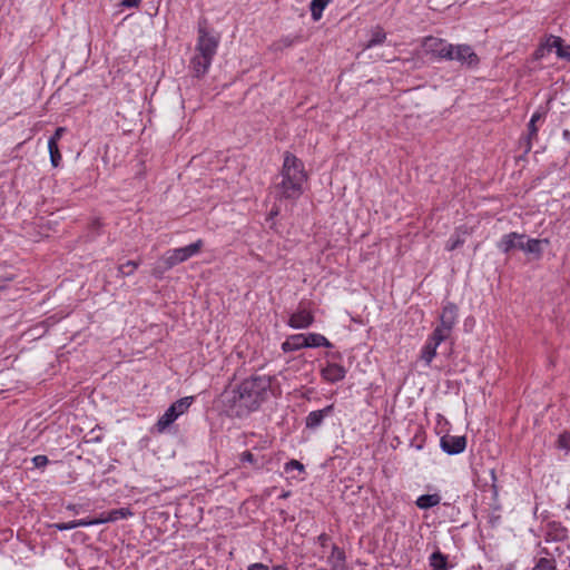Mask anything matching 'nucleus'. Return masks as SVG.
I'll use <instances>...</instances> for the list:
<instances>
[{
    "instance_id": "nucleus-46",
    "label": "nucleus",
    "mask_w": 570,
    "mask_h": 570,
    "mask_svg": "<svg viewBox=\"0 0 570 570\" xmlns=\"http://www.w3.org/2000/svg\"><path fill=\"white\" fill-rule=\"evenodd\" d=\"M333 553H337V558H338L340 560H342V559H343V552H342V551H340V550H337V549H334V552H333Z\"/></svg>"
},
{
    "instance_id": "nucleus-44",
    "label": "nucleus",
    "mask_w": 570,
    "mask_h": 570,
    "mask_svg": "<svg viewBox=\"0 0 570 570\" xmlns=\"http://www.w3.org/2000/svg\"><path fill=\"white\" fill-rule=\"evenodd\" d=\"M541 118V115L539 112H535L532 117L530 122L535 124Z\"/></svg>"
},
{
    "instance_id": "nucleus-47",
    "label": "nucleus",
    "mask_w": 570,
    "mask_h": 570,
    "mask_svg": "<svg viewBox=\"0 0 570 570\" xmlns=\"http://www.w3.org/2000/svg\"><path fill=\"white\" fill-rule=\"evenodd\" d=\"M274 570H287V569L282 566H277V567H274Z\"/></svg>"
},
{
    "instance_id": "nucleus-30",
    "label": "nucleus",
    "mask_w": 570,
    "mask_h": 570,
    "mask_svg": "<svg viewBox=\"0 0 570 570\" xmlns=\"http://www.w3.org/2000/svg\"><path fill=\"white\" fill-rule=\"evenodd\" d=\"M138 267V263L134 261H128L126 264H122L119 267V272L124 275H130Z\"/></svg>"
},
{
    "instance_id": "nucleus-45",
    "label": "nucleus",
    "mask_w": 570,
    "mask_h": 570,
    "mask_svg": "<svg viewBox=\"0 0 570 570\" xmlns=\"http://www.w3.org/2000/svg\"><path fill=\"white\" fill-rule=\"evenodd\" d=\"M122 4H125L127 7H137L138 2L128 1V2H122Z\"/></svg>"
},
{
    "instance_id": "nucleus-12",
    "label": "nucleus",
    "mask_w": 570,
    "mask_h": 570,
    "mask_svg": "<svg viewBox=\"0 0 570 570\" xmlns=\"http://www.w3.org/2000/svg\"><path fill=\"white\" fill-rule=\"evenodd\" d=\"M322 376L327 382L334 383L344 379L345 370L338 364H328L322 370Z\"/></svg>"
},
{
    "instance_id": "nucleus-48",
    "label": "nucleus",
    "mask_w": 570,
    "mask_h": 570,
    "mask_svg": "<svg viewBox=\"0 0 570 570\" xmlns=\"http://www.w3.org/2000/svg\"><path fill=\"white\" fill-rule=\"evenodd\" d=\"M563 135H564V137H568L569 131H568V130H564Z\"/></svg>"
},
{
    "instance_id": "nucleus-25",
    "label": "nucleus",
    "mask_w": 570,
    "mask_h": 570,
    "mask_svg": "<svg viewBox=\"0 0 570 570\" xmlns=\"http://www.w3.org/2000/svg\"><path fill=\"white\" fill-rule=\"evenodd\" d=\"M191 396L183 397L173 403L171 407H175L176 414L179 416L187 411V409L191 405Z\"/></svg>"
},
{
    "instance_id": "nucleus-7",
    "label": "nucleus",
    "mask_w": 570,
    "mask_h": 570,
    "mask_svg": "<svg viewBox=\"0 0 570 570\" xmlns=\"http://www.w3.org/2000/svg\"><path fill=\"white\" fill-rule=\"evenodd\" d=\"M422 47L425 53L433 55L441 59H446L451 57L450 43H446L445 40L436 38V37H426L422 42Z\"/></svg>"
},
{
    "instance_id": "nucleus-43",
    "label": "nucleus",
    "mask_w": 570,
    "mask_h": 570,
    "mask_svg": "<svg viewBox=\"0 0 570 570\" xmlns=\"http://www.w3.org/2000/svg\"><path fill=\"white\" fill-rule=\"evenodd\" d=\"M529 131H530V136H535L537 135L535 124H532V122L529 124Z\"/></svg>"
},
{
    "instance_id": "nucleus-39",
    "label": "nucleus",
    "mask_w": 570,
    "mask_h": 570,
    "mask_svg": "<svg viewBox=\"0 0 570 570\" xmlns=\"http://www.w3.org/2000/svg\"><path fill=\"white\" fill-rule=\"evenodd\" d=\"M77 528L78 527H89L95 525L94 519L90 520H75Z\"/></svg>"
},
{
    "instance_id": "nucleus-20",
    "label": "nucleus",
    "mask_w": 570,
    "mask_h": 570,
    "mask_svg": "<svg viewBox=\"0 0 570 570\" xmlns=\"http://www.w3.org/2000/svg\"><path fill=\"white\" fill-rule=\"evenodd\" d=\"M385 31L380 27H375L374 29L371 30V38L366 43L363 45V49L366 50L374 46L381 45L385 41Z\"/></svg>"
},
{
    "instance_id": "nucleus-32",
    "label": "nucleus",
    "mask_w": 570,
    "mask_h": 570,
    "mask_svg": "<svg viewBox=\"0 0 570 570\" xmlns=\"http://www.w3.org/2000/svg\"><path fill=\"white\" fill-rule=\"evenodd\" d=\"M292 469L298 470L299 472L304 471V465L297 460H291L285 465V471L289 472Z\"/></svg>"
},
{
    "instance_id": "nucleus-38",
    "label": "nucleus",
    "mask_w": 570,
    "mask_h": 570,
    "mask_svg": "<svg viewBox=\"0 0 570 570\" xmlns=\"http://www.w3.org/2000/svg\"><path fill=\"white\" fill-rule=\"evenodd\" d=\"M13 278L11 276H8V277H2L0 276V291H3L8 287V284L12 281Z\"/></svg>"
},
{
    "instance_id": "nucleus-5",
    "label": "nucleus",
    "mask_w": 570,
    "mask_h": 570,
    "mask_svg": "<svg viewBox=\"0 0 570 570\" xmlns=\"http://www.w3.org/2000/svg\"><path fill=\"white\" fill-rule=\"evenodd\" d=\"M219 39L206 31L203 24L199 26V37L196 51L203 56L214 58L217 51Z\"/></svg>"
},
{
    "instance_id": "nucleus-2",
    "label": "nucleus",
    "mask_w": 570,
    "mask_h": 570,
    "mask_svg": "<svg viewBox=\"0 0 570 570\" xmlns=\"http://www.w3.org/2000/svg\"><path fill=\"white\" fill-rule=\"evenodd\" d=\"M279 178L281 180L275 184L277 197L297 199L303 194V185L308 175L301 159L291 153H285Z\"/></svg>"
},
{
    "instance_id": "nucleus-23",
    "label": "nucleus",
    "mask_w": 570,
    "mask_h": 570,
    "mask_svg": "<svg viewBox=\"0 0 570 570\" xmlns=\"http://www.w3.org/2000/svg\"><path fill=\"white\" fill-rule=\"evenodd\" d=\"M134 513L129 508H120L115 509L109 512H107V520H110L111 522H116L119 519H126L131 517Z\"/></svg>"
},
{
    "instance_id": "nucleus-9",
    "label": "nucleus",
    "mask_w": 570,
    "mask_h": 570,
    "mask_svg": "<svg viewBox=\"0 0 570 570\" xmlns=\"http://www.w3.org/2000/svg\"><path fill=\"white\" fill-rule=\"evenodd\" d=\"M441 446L448 454H459L466 446L465 436L445 434L441 438Z\"/></svg>"
},
{
    "instance_id": "nucleus-36",
    "label": "nucleus",
    "mask_w": 570,
    "mask_h": 570,
    "mask_svg": "<svg viewBox=\"0 0 570 570\" xmlns=\"http://www.w3.org/2000/svg\"><path fill=\"white\" fill-rule=\"evenodd\" d=\"M94 522L96 525V524H102V523H107V522H111V521L107 520V512H104L98 518H95Z\"/></svg>"
},
{
    "instance_id": "nucleus-42",
    "label": "nucleus",
    "mask_w": 570,
    "mask_h": 570,
    "mask_svg": "<svg viewBox=\"0 0 570 570\" xmlns=\"http://www.w3.org/2000/svg\"><path fill=\"white\" fill-rule=\"evenodd\" d=\"M281 43H282L283 47H289V46L293 45V40L289 39V38H285V39L281 40Z\"/></svg>"
},
{
    "instance_id": "nucleus-6",
    "label": "nucleus",
    "mask_w": 570,
    "mask_h": 570,
    "mask_svg": "<svg viewBox=\"0 0 570 570\" xmlns=\"http://www.w3.org/2000/svg\"><path fill=\"white\" fill-rule=\"evenodd\" d=\"M449 51H451V57H448V60H455L469 67H474L479 63L476 53L466 45H450Z\"/></svg>"
},
{
    "instance_id": "nucleus-10",
    "label": "nucleus",
    "mask_w": 570,
    "mask_h": 570,
    "mask_svg": "<svg viewBox=\"0 0 570 570\" xmlns=\"http://www.w3.org/2000/svg\"><path fill=\"white\" fill-rule=\"evenodd\" d=\"M524 242H525V235L524 234H519V233H509L507 235H504L501 240L498 243V247L503 252V253H509L510 250L514 249V248H518V249H523V246H524Z\"/></svg>"
},
{
    "instance_id": "nucleus-28",
    "label": "nucleus",
    "mask_w": 570,
    "mask_h": 570,
    "mask_svg": "<svg viewBox=\"0 0 570 570\" xmlns=\"http://www.w3.org/2000/svg\"><path fill=\"white\" fill-rule=\"evenodd\" d=\"M533 570H556V564L551 559L540 558Z\"/></svg>"
},
{
    "instance_id": "nucleus-40",
    "label": "nucleus",
    "mask_w": 570,
    "mask_h": 570,
    "mask_svg": "<svg viewBox=\"0 0 570 570\" xmlns=\"http://www.w3.org/2000/svg\"><path fill=\"white\" fill-rule=\"evenodd\" d=\"M247 570H269V569L267 566H265L263 563H254V564L249 566Z\"/></svg>"
},
{
    "instance_id": "nucleus-41",
    "label": "nucleus",
    "mask_w": 570,
    "mask_h": 570,
    "mask_svg": "<svg viewBox=\"0 0 570 570\" xmlns=\"http://www.w3.org/2000/svg\"><path fill=\"white\" fill-rule=\"evenodd\" d=\"M242 461H246V462H253L254 461V456L250 452H244L242 454Z\"/></svg>"
},
{
    "instance_id": "nucleus-13",
    "label": "nucleus",
    "mask_w": 570,
    "mask_h": 570,
    "mask_svg": "<svg viewBox=\"0 0 570 570\" xmlns=\"http://www.w3.org/2000/svg\"><path fill=\"white\" fill-rule=\"evenodd\" d=\"M212 60H213L212 58L203 56L197 52L191 60V68H193L194 73L197 77L204 76L208 70V68L212 63Z\"/></svg>"
},
{
    "instance_id": "nucleus-1",
    "label": "nucleus",
    "mask_w": 570,
    "mask_h": 570,
    "mask_svg": "<svg viewBox=\"0 0 570 570\" xmlns=\"http://www.w3.org/2000/svg\"><path fill=\"white\" fill-rule=\"evenodd\" d=\"M271 393H273L272 377L253 375L239 385L224 391L222 402L229 415L240 417L257 410Z\"/></svg>"
},
{
    "instance_id": "nucleus-33",
    "label": "nucleus",
    "mask_w": 570,
    "mask_h": 570,
    "mask_svg": "<svg viewBox=\"0 0 570 570\" xmlns=\"http://www.w3.org/2000/svg\"><path fill=\"white\" fill-rule=\"evenodd\" d=\"M32 462H33L35 466L42 468V466L47 465L48 458L46 455H36L32 459Z\"/></svg>"
},
{
    "instance_id": "nucleus-35",
    "label": "nucleus",
    "mask_w": 570,
    "mask_h": 570,
    "mask_svg": "<svg viewBox=\"0 0 570 570\" xmlns=\"http://www.w3.org/2000/svg\"><path fill=\"white\" fill-rule=\"evenodd\" d=\"M65 130L66 129L63 127H58L49 140H53L56 144H58V140L62 137Z\"/></svg>"
},
{
    "instance_id": "nucleus-3",
    "label": "nucleus",
    "mask_w": 570,
    "mask_h": 570,
    "mask_svg": "<svg viewBox=\"0 0 570 570\" xmlns=\"http://www.w3.org/2000/svg\"><path fill=\"white\" fill-rule=\"evenodd\" d=\"M203 247V240H197L193 244H189L185 247L175 248L173 250H168L165 255L159 259L158 264L154 268L155 275H161L164 272L170 269L175 265L183 263L190 257L195 256L200 252Z\"/></svg>"
},
{
    "instance_id": "nucleus-24",
    "label": "nucleus",
    "mask_w": 570,
    "mask_h": 570,
    "mask_svg": "<svg viewBox=\"0 0 570 570\" xmlns=\"http://www.w3.org/2000/svg\"><path fill=\"white\" fill-rule=\"evenodd\" d=\"M48 149L50 154V161L53 167H58L61 160V154L58 148V144L53 140L48 141Z\"/></svg>"
},
{
    "instance_id": "nucleus-37",
    "label": "nucleus",
    "mask_w": 570,
    "mask_h": 570,
    "mask_svg": "<svg viewBox=\"0 0 570 570\" xmlns=\"http://www.w3.org/2000/svg\"><path fill=\"white\" fill-rule=\"evenodd\" d=\"M94 522L96 525V524H102V523H107V522H111V521L107 520V512H104L98 518H95Z\"/></svg>"
},
{
    "instance_id": "nucleus-18",
    "label": "nucleus",
    "mask_w": 570,
    "mask_h": 570,
    "mask_svg": "<svg viewBox=\"0 0 570 570\" xmlns=\"http://www.w3.org/2000/svg\"><path fill=\"white\" fill-rule=\"evenodd\" d=\"M177 417L178 415L176 414L175 407L170 405L157 421V430L159 432L165 431Z\"/></svg>"
},
{
    "instance_id": "nucleus-15",
    "label": "nucleus",
    "mask_w": 570,
    "mask_h": 570,
    "mask_svg": "<svg viewBox=\"0 0 570 570\" xmlns=\"http://www.w3.org/2000/svg\"><path fill=\"white\" fill-rule=\"evenodd\" d=\"M548 244H549V240L546 238L544 239L529 238V239H525L522 250L527 254H532L537 258H539L542 254L543 245H548Z\"/></svg>"
},
{
    "instance_id": "nucleus-27",
    "label": "nucleus",
    "mask_w": 570,
    "mask_h": 570,
    "mask_svg": "<svg viewBox=\"0 0 570 570\" xmlns=\"http://www.w3.org/2000/svg\"><path fill=\"white\" fill-rule=\"evenodd\" d=\"M327 2H311L309 9L315 21L321 19Z\"/></svg>"
},
{
    "instance_id": "nucleus-21",
    "label": "nucleus",
    "mask_w": 570,
    "mask_h": 570,
    "mask_svg": "<svg viewBox=\"0 0 570 570\" xmlns=\"http://www.w3.org/2000/svg\"><path fill=\"white\" fill-rule=\"evenodd\" d=\"M441 497L439 494H423L417 498L416 505L420 509H429L440 503Z\"/></svg>"
},
{
    "instance_id": "nucleus-8",
    "label": "nucleus",
    "mask_w": 570,
    "mask_h": 570,
    "mask_svg": "<svg viewBox=\"0 0 570 570\" xmlns=\"http://www.w3.org/2000/svg\"><path fill=\"white\" fill-rule=\"evenodd\" d=\"M314 322L313 313L304 306H299L294 312L289 320L288 325L296 330L307 328Z\"/></svg>"
},
{
    "instance_id": "nucleus-11",
    "label": "nucleus",
    "mask_w": 570,
    "mask_h": 570,
    "mask_svg": "<svg viewBox=\"0 0 570 570\" xmlns=\"http://www.w3.org/2000/svg\"><path fill=\"white\" fill-rule=\"evenodd\" d=\"M443 341H439L435 337V332H433L421 353V358L425 362L426 365L431 364L432 360L436 355V348Z\"/></svg>"
},
{
    "instance_id": "nucleus-29",
    "label": "nucleus",
    "mask_w": 570,
    "mask_h": 570,
    "mask_svg": "<svg viewBox=\"0 0 570 570\" xmlns=\"http://www.w3.org/2000/svg\"><path fill=\"white\" fill-rule=\"evenodd\" d=\"M556 53L560 59L570 61V46H564L562 39H561V46L558 47Z\"/></svg>"
},
{
    "instance_id": "nucleus-26",
    "label": "nucleus",
    "mask_w": 570,
    "mask_h": 570,
    "mask_svg": "<svg viewBox=\"0 0 570 570\" xmlns=\"http://www.w3.org/2000/svg\"><path fill=\"white\" fill-rule=\"evenodd\" d=\"M462 234L460 230H456L455 234L449 239V242L446 243V249L448 250H454L455 248H458L459 246H461L464 242L463 237H462Z\"/></svg>"
},
{
    "instance_id": "nucleus-17",
    "label": "nucleus",
    "mask_w": 570,
    "mask_h": 570,
    "mask_svg": "<svg viewBox=\"0 0 570 570\" xmlns=\"http://www.w3.org/2000/svg\"><path fill=\"white\" fill-rule=\"evenodd\" d=\"M303 347H305L304 334L292 335L282 344V348L284 352H293Z\"/></svg>"
},
{
    "instance_id": "nucleus-16",
    "label": "nucleus",
    "mask_w": 570,
    "mask_h": 570,
    "mask_svg": "<svg viewBox=\"0 0 570 570\" xmlns=\"http://www.w3.org/2000/svg\"><path fill=\"white\" fill-rule=\"evenodd\" d=\"M333 410V405H328L326 407H324L323 410H318V411H313L311 412L307 417H306V425L308 428H316L318 426L323 419L330 414Z\"/></svg>"
},
{
    "instance_id": "nucleus-4",
    "label": "nucleus",
    "mask_w": 570,
    "mask_h": 570,
    "mask_svg": "<svg viewBox=\"0 0 570 570\" xmlns=\"http://www.w3.org/2000/svg\"><path fill=\"white\" fill-rule=\"evenodd\" d=\"M456 317L458 307L454 304L449 303L443 307L440 316V325L433 331L439 341H445L451 335Z\"/></svg>"
},
{
    "instance_id": "nucleus-14",
    "label": "nucleus",
    "mask_w": 570,
    "mask_h": 570,
    "mask_svg": "<svg viewBox=\"0 0 570 570\" xmlns=\"http://www.w3.org/2000/svg\"><path fill=\"white\" fill-rule=\"evenodd\" d=\"M561 46V38L556 36H550L546 39L543 43L537 49L535 58H543L546 55L550 53L552 50L558 49Z\"/></svg>"
},
{
    "instance_id": "nucleus-22",
    "label": "nucleus",
    "mask_w": 570,
    "mask_h": 570,
    "mask_svg": "<svg viewBox=\"0 0 570 570\" xmlns=\"http://www.w3.org/2000/svg\"><path fill=\"white\" fill-rule=\"evenodd\" d=\"M430 564L434 570H448L446 557L440 551L432 553L430 558Z\"/></svg>"
},
{
    "instance_id": "nucleus-34",
    "label": "nucleus",
    "mask_w": 570,
    "mask_h": 570,
    "mask_svg": "<svg viewBox=\"0 0 570 570\" xmlns=\"http://www.w3.org/2000/svg\"><path fill=\"white\" fill-rule=\"evenodd\" d=\"M52 527H55L58 530H70L77 528V524L75 521L66 522V523H56Z\"/></svg>"
},
{
    "instance_id": "nucleus-31",
    "label": "nucleus",
    "mask_w": 570,
    "mask_h": 570,
    "mask_svg": "<svg viewBox=\"0 0 570 570\" xmlns=\"http://www.w3.org/2000/svg\"><path fill=\"white\" fill-rule=\"evenodd\" d=\"M558 446L560 449L570 450V434H561L558 439Z\"/></svg>"
},
{
    "instance_id": "nucleus-19",
    "label": "nucleus",
    "mask_w": 570,
    "mask_h": 570,
    "mask_svg": "<svg viewBox=\"0 0 570 570\" xmlns=\"http://www.w3.org/2000/svg\"><path fill=\"white\" fill-rule=\"evenodd\" d=\"M320 346L331 347L332 344L328 342V340L325 336H323L321 334L309 333V334L305 335V347H320Z\"/></svg>"
}]
</instances>
